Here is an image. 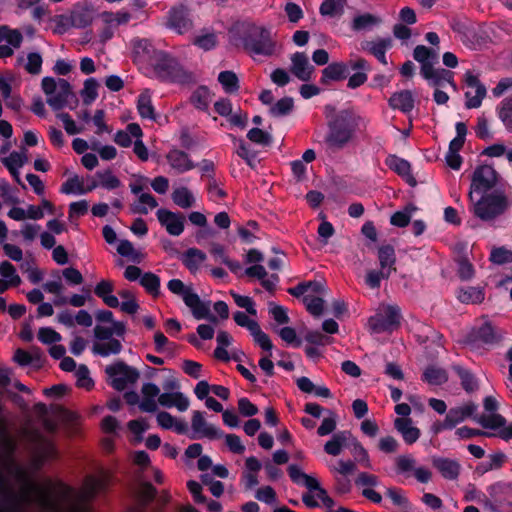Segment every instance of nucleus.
Listing matches in <instances>:
<instances>
[{
    "label": "nucleus",
    "instance_id": "dca6fc26",
    "mask_svg": "<svg viewBox=\"0 0 512 512\" xmlns=\"http://www.w3.org/2000/svg\"><path fill=\"white\" fill-rule=\"evenodd\" d=\"M421 75L428 81L429 85L436 88H445L451 86L454 90L456 85L453 81V73L442 69L434 68L432 65H424L421 67Z\"/></svg>",
    "mask_w": 512,
    "mask_h": 512
},
{
    "label": "nucleus",
    "instance_id": "09e8293b",
    "mask_svg": "<svg viewBox=\"0 0 512 512\" xmlns=\"http://www.w3.org/2000/svg\"><path fill=\"white\" fill-rule=\"evenodd\" d=\"M414 59L421 63V67L424 65H432L438 60V51L429 49L424 45H418L414 49Z\"/></svg>",
    "mask_w": 512,
    "mask_h": 512
},
{
    "label": "nucleus",
    "instance_id": "2eb2a0df",
    "mask_svg": "<svg viewBox=\"0 0 512 512\" xmlns=\"http://www.w3.org/2000/svg\"><path fill=\"white\" fill-rule=\"evenodd\" d=\"M34 451H33V465L37 469L45 461L55 459L57 451L51 441L43 437L39 433L33 435Z\"/></svg>",
    "mask_w": 512,
    "mask_h": 512
},
{
    "label": "nucleus",
    "instance_id": "3c124183",
    "mask_svg": "<svg viewBox=\"0 0 512 512\" xmlns=\"http://www.w3.org/2000/svg\"><path fill=\"white\" fill-rule=\"evenodd\" d=\"M346 441V432L336 433L328 442H326V444L324 445V451L329 455L338 456L342 452L343 446L345 445Z\"/></svg>",
    "mask_w": 512,
    "mask_h": 512
},
{
    "label": "nucleus",
    "instance_id": "c03bdc74",
    "mask_svg": "<svg viewBox=\"0 0 512 512\" xmlns=\"http://www.w3.org/2000/svg\"><path fill=\"white\" fill-rule=\"evenodd\" d=\"M96 180H92L97 187H103L107 190H113L121 186V181L112 173L111 170L98 171L95 174Z\"/></svg>",
    "mask_w": 512,
    "mask_h": 512
},
{
    "label": "nucleus",
    "instance_id": "a19ab883",
    "mask_svg": "<svg viewBox=\"0 0 512 512\" xmlns=\"http://www.w3.org/2000/svg\"><path fill=\"white\" fill-rule=\"evenodd\" d=\"M70 14L74 28L87 27L93 21V11L88 7L76 6Z\"/></svg>",
    "mask_w": 512,
    "mask_h": 512
},
{
    "label": "nucleus",
    "instance_id": "4be33fe9",
    "mask_svg": "<svg viewBox=\"0 0 512 512\" xmlns=\"http://www.w3.org/2000/svg\"><path fill=\"white\" fill-rule=\"evenodd\" d=\"M160 396V388L151 382L144 383L140 390L141 401L139 409L142 412L154 413L158 409V398Z\"/></svg>",
    "mask_w": 512,
    "mask_h": 512
},
{
    "label": "nucleus",
    "instance_id": "4468645a",
    "mask_svg": "<svg viewBox=\"0 0 512 512\" xmlns=\"http://www.w3.org/2000/svg\"><path fill=\"white\" fill-rule=\"evenodd\" d=\"M166 26L178 34H186L193 29V20L187 8L180 5L169 11Z\"/></svg>",
    "mask_w": 512,
    "mask_h": 512
},
{
    "label": "nucleus",
    "instance_id": "774afa93",
    "mask_svg": "<svg viewBox=\"0 0 512 512\" xmlns=\"http://www.w3.org/2000/svg\"><path fill=\"white\" fill-rule=\"evenodd\" d=\"M292 108L293 99L290 97H285L270 107V113L276 117L284 116L287 115L292 110Z\"/></svg>",
    "mask_w": 512,
    "mask_h": 512
},
{
    "label": "nucleus",
    "instance_id": "f257e3e1",
    "mask_svg": "<svg viewBox=\"0 0 512 512\" xmlns=\"http://www.w3.org/2000/svg\"><path fill=\"white\" fill-rule=\"evenodd\" d=\"M14 443L0 440V512H89L88 502L107 488L106 471L87 476L81 490L51 481L36 482L13 460Z\"/></svg>",
    "mask_w": 512,
    "mask_h": 512
},
{
    "label": "nucleus",
    "instance_id": "ddd939ff",
    "mask_svg": "<svg viewBox=\"0 0 512 512\" xmlns=\"http://www.w3.org/2000/svg\"><path fill=\"white\" fill-rule=\"evenodd\" d=\"M131 18V14L124 10L117 12H102L100 14V20L103 24V29L99 35L101 40L105 42L111 39L115 31L121 26H126L130 22Z\"/></svg>",
    "mask_w": 512,
    "mask_h": 512
},
{
    "label": "nucleus",
    "instance_id": "393cba45",
    "mask_svg": "<svg viewBox=\"0 0 512 512\" xmlns=\"http://www.w3.org/2000/svg\"><path fill=\"white\" fill-rule=\"evenodd\" d=\"M291 72L301 81H308L314 72L305 53L296 52L291 56Z\"/></svg>",
    "mask_w": 512,
    "mask_h": 512
},
{
    "label": "nucleus",
    "instance_id": "69168bd1",
    "mask_svg": "<svg viewBox=\"0 0 512 512\" xmlns=\"http://www.w3.org/2000/svg\"><path fill=\"white\" fill-rule=\"evenodd\" d=\"M416 208L413 206H407L403 211H397L391 216V224L397 227H405L410 222L412 212Z\"/></svg>",
    "mask_w": 512,
    "mask_h": 512
},
{
    "label": "nucleus",
    "instance_id": "a878e982",
    "mask_svg": "<svg viewBox=\"0 0 512 512\" xmlns=\"http://www.w3.org/2000/svg\"><path fill=\"white\" fill-rule=\"evenodd\" d=\"M133 51L135 60L141 64H147L152 66L155 61L156 55L161 53L154 49L152 44L145 39L135 40L133 42Z\"/></svg>",
    "mask_w": 512,
    "mask_h": 512
},
{
    "label": "nucleus",
    "instance_id": "7ed1b4c3",
    "mask_svg": "<svg viewBox=\"0 0 512 512\" xmlns=\"http://www.w3.org/2000/svg\"><path fill=\"white\" fill-rule=\"evenodd\" d=\"M471 211L483 221H491L503 214L509 206L508 199L500 192L485 193L470 200Z\"/></svg>",
    "mask_w": 512,
    "mask_h": 512
},
{
    "label": "nucleus",
    "instance_id": "473e14b6",
    "mask_svg": "<svg viewBox=\"0 0 512 512\" xmlns=\"http://www.w3.org/2000/svg\"><path fill=\"white\" fill-rule=\"evenodd\" d=\"M114 290V285L109 280H101L95 287L94 292L95 294L103 300V302L111 307V308H117L120 303L116 296L111 295V293Z\"/></svg>",
    "mask_w": 512,
    "mask_h": 512
},
{
    "label": "nucleus",
    "instance_id": "e2e57ef3",
    "mask_svg": "<svg viewBox=\"0 0 512 512\" xmlns=\"http://www.w3.org/2000/svg\"><path fill=\"white\" fill-rule=\"evenodd\" d=\"M0 276L13 286H18L21 283V279L16 273L15 267L8 261H3L0 264Z\"/></svg>",
    "mask_w": 512,
    "mask_h": 512
},
{
    "label": "nucleus",
    "instance_id": "864d4df0",
    "mask_svg": "<svg viewBox=\"0 0 512 512\" xmlns=\"http://www.w3.org/2000/svg\"><path fill=\"white\" fill-rule=\"evenodd\" d=\"M498 117L509 131H512V96L501 101L497 108Z\"/></svg>",
    "mask_w": 512,
    "mask_h": 512
},
{
    "label": "nucleus",
    "instance_id": "79ce46f5",
    "mask_svg": "<svg viewBox=\"0 0 512 512\" xmlns=\"http://www.w3.org/2000/svg\"><path fill=\"white\" fill-rule=\"evenodd\" d=\"M173 202L180 208L188 209L194 206L195 197L187 187L175 188L171 194Z\"/></svg>",
    "mask_w": 512,
    "mask_h": 512
},
{
    "label": "nucleus",
    "instance_id": "f03ea898",
    "mask_svg": "<svg viewBox=\"0 0 512 512\" xmlns=\"http://www.w3.org/2000/svg\"><path fill=\"white\" fill-rule=\"evenodd\" d=\"M167 288L171 293L182 298L185 305L191 310L194 318L198 320L209 319L213 322L217 321L216 317L210 314V302L201 300L191 286L185 285L180 279H172L168 282Z\"/></svg>",
    "mask_w": 512,
    "mask_h": 512
},
{
    "label": "nucleus",
    "instance_id": "c756f323",
    "mask_svg": "<svg viewBox=\"0 0 512 512\" xmlns=\"http://www.w3.org/2000/svg\"><path fill=\"white\" fill-rule=\"evenodd\" d=\"M389 105L392 109H397L407 114L414 108L415 97L410 90L395 92L389 98Z\"/></svg>",
    "mask_w": 512,
    "mask_h": 512
},
{
    "label": "nucleus",
    "instance_id": "f8f14e48",
    "mask_svg": "<svg viewBox=\"0 0 512 512\" xmlns=\"http://www.w3.org/2000/svg\"><path fill=\"white\" fill-rule=\"evenodd\" d=\"M395 467L398 474L413 476L420 483H428L432 479V471L417 465V460L411 454L399 455L395 458Z\"/></svg>",
    "mask_w": 512,
    "mask_h": 512
},
{
    "label": "nucleus",
    "instance_id": "f704fd0d",
    "mask_svg": "<svg viewBox=\"0 0 512 512\" xmlns=\"http://www.w3.org/2000/svg\"><path fill=\"white\" fill-rule=\"evenodd\" d=\"M346 0H323L319 13L323 17L340 18L344 14Z\"/></svg>",
    "mask_w": 512,
    "mask_h": 512
},
{
    "label": "nucleus",
    "instance_id": "412c9836",
    "mask_svg": "<svg viewBox=\"0 0 512 512\" xmlns=\"http://www.w3.org/2000/svg\"><path fill=\"white\" fill-rule=\"evenodd\" d=\"M467 91L465 93L467 108H477L481 105L486 95L485 87L479 82L478 78L471 74H466Z\"/></svg>",
    "mask_w": 512,
    "mask_h": 512
},
{
    "label": "nucleus",
    "instance_id": "0e129e2a",
    "mask_svg": "<svg viewBox=\"0 0 512 512\" xmlns=\"http://www.w3.org/2000/svg\"><path fill=\"white\" fill-rule=\"evenodd\" d=\"M218 81L228 93H233L238 90V78L232 71L221 72L218 76Z\"/></svg>",
    "mask_w": 512,
    "mask_h": 512
},
{
    "label": "nucleus",
    "instance_id": "c85d7f7f",
    "mask_svg": "<svg viewBox=\"0 0 512 512\" xmlns=\"http://www.w3.org/2000/svg\"><path fill=\"white\" fill-rule=\"evenodd\" d=\"M97 188V184L90 182L88 185H84V180L78 175H73L68 178L61 186V193L63 194H76L83 195L89 193Z\"/></svg>",
    "mask_w": 512,
    "mask_h": 512
},
{
    "label": "nucleus",
    "instance_id": "0eeeda50",
    "mask_svg": "<svg viewBox=\"0 0 512 512\" xmlns=\"http://www.w3.org/2000/svg\"><path fill=\"white\" fill-rule=\"evenodd\" d=\"M105 373L108 376L109 385L117 391H123L134 385L140 378V373L136 368L122 361L107 366Z\"/></svg>",
    "mask_w": 512,
    "mask_h": 512
},
{
    "label": "nucleus",
    "instance_id": "6e6d98bb",
    "mask_svg": "<svg viewBox=\"0 0 512 512\" xmlns=\"http://www.w3.org/2000/svg\"><path fill=\"white\" fill-rule=\"evenodd\" d=\"M477 422L482 425L484 428L489 429H500L502 430L505 427L506 420L498 413H491L489 415H481Z\"/></svg>",
    "mask_w": 512,
    "mask_h": 512
},
{
    "label": "nucleus",
    "instance_id": "e433bc0d",
    "mask_svg": "<svg viewBox=\"0 0 512 512\" xmlns=\"http://www.w3.org/2000/svg\"><path fill=\"white\" fill-rule=\"evenodd\" d=\"M122 349V345L117 339H107L95 341L92 347L94 354L107 357L112 354H118Z\"/></svg>",
    "mask_w": 512,
    "mask_h": 512
},
{
    "label": "nucleus",
    "instance_id": "20e7f679",
    "mask_svg": "<svg viewBox=\"0 0 512 512\" xmlns=\"http://www.w3.org/2000/svg\"><path fill=\"white\" fill-rule=\"evenodd\" d=\"M357 118L348 111H341L329 123L327 142L333 147H343L347 144L355 131Z\"/></svg>",
    "mask_w": 512,
    "mask_h": 512
},
{
    "label": "nucleus",
    "instance_id": "9b49d317",
    "mask_svg": "<svg viewBox=\"0 0 512 512\" xmlns=\"http://www.w3.org/2000/svg\"><path fill=\"white\" fill-rule=\"evenodd\" d=\"M497 183V173L492 166L481 165L475 169L471 179L469 200H473L476 194H485Z\"/></svg>",
    "mask_w": 512,
    "mask_h": 512
},
{
    "label": "nucleus",
    "instance_id": "72a5a7b5",
    "mask_svg": "<svg viewBox=\"0 0 512 512\" xmlns=\"http://www.w3.org/2000/svg\"><path fill=\"white\" fill-rule=\"evenodd\" d=\"M386 164L391 170L402 176L408 183L415 184L408 161L397 156H389L386 160Z\"/></svg>",
    "mask_w": 512,
    "mask_h": 512
},
{
    "label": "nucleus",
    "instance_id": "4c0bfd02",
    "mask_svg": "<svg viewBox=\"0 0 512 512\" xmlns=\"http://www.w3.org/2000/svg\"><path fill=\"white\" fill-rule=\"evenodd\" d=\"M382 22V19L376 15L365 13L361 15H357L353 18L351 23V28L353 31H365L370 30L374 26L379 25Z\"/></svg>",
    "mask_w": 512,
    "mask_h": 512
},
{
    "label": "nucleus",
    "instance_id": "5fc2aeb1",
    "mask_svg": "<svg viewBox=\"0 0 512 512\" xmlns=\"http://www.w3.org/2000/svg\"><path fill=\"white\" fill-rule=\"evenodd\" d=\"M455 370L461 380V386L466 392L471 393L478 389V381L470 371L462 367H455Z\"/></svg>",
    "mask_w": 512,
    "mask_h": 512
},
{
    "label": "nucleus",
    "instance_id": "6ab92c4d",
    "mask_svg": "<svg viewBox=\"0 0 512 512\" xmlns=\"http://www.w3.org/2000/svg\"><path fill=\"white\" fill-rule=\"evenodd\" d=\"M156 215L160 224L170 235L179 236L184 231V215L167 209H159Z\"/></svg>",
    "mask_w": 512,
    "mask_h": 512
},
{
    "label": "nucleus",
    "instance_id": "423d86ee",
    "mask_svg": "<svg viewBox=\"0 0 512 512\" xmlns=\"http://www.w3.org/2000/svg\"><path fill=\"white\" fill-rule=\"evenodd\" d=\"M244 48L251 55L272 56L277 44L271 32L263 27L253 26L243 40Z\"/></svg>",
    "mask_w": 512,
    "mask_h": 512
},
{
    "label": "nucleus",
    "instance_id": "aec40b11",
    "mask_svg": "<svg viewBox=\"0 0 512 512\" xmlns=\"http://www.w3.org/2000/svg\"><path fill=\"white\" fill-rule=\"evenodd\" d=\"M476 410L477 405L473 402H467L461 406L451 408L441 424V427L443 429H452L467 418L472 417Z\"/></svg>",
    "mask_w": 512,
    "mask_h": 512
},
{
    "label": "nucleus",
    "instance_id": "39448f33",
    "mask_svg": "<svg viewBox=\"0 0 512 512\" xmlns=\"http://www.w3.org/2000/svg\"><path fill=\"white\" fill-rule=\"evenodd\" d=\"M41 86L47 96V104L53 110L62 109L69 103V99L74 97L71 85L63 78L44 77Z\"/></svg>",
    "mask_w": 512,
    "mask_h": 512
},
{
    "label": "nucleus",
    "instance_id": "9d476101",
    "mask_svg": "<svg viewBox=\"0 0 512 512\" xmlns=\"http://www.w3.org/2000/svg\"><path fill=\"white\" fill-rule=\"evenodd\" d=\"M287 471L294 483L304 485L310 491H316L317 497L326 508L334 506L333 499L328 495L327 491L320 486L319 481L314 476L304 473L298 466L293 464L288 467Z\"/></svg>",
    "mask_w": 512,
    "mask_h": 512
},
{
    "label": "nucleus",
    "instance_id": "6e6552de",
    "mask_svg": "<svg viewBox=\"0 0 512 512\" xmlns=\"http://www.w3.org/2000/svg\"><path fill=\"white\" fill-rule=\"evenodd\" d=\"M151 67H153L158 77L165 80L184 82L187 79H191V76L174 58L169 57L162 51L156 55Z\"/></svg>",
    "mask_w": 512,
    "mask_h": 512
},
{
    "label": "nucleus",
    "instance_id": "1a4fd4ad",
    "mask_svg": "<svg viewBox=\"0 0 512 512\" xmlns=\"http://www.w3.org/2000/svg\"><path fill=\"white\" fill-rule=\"evenodd\" d=\"M401 314L396 306L381 305L377 313L370 317L369 328L374 333L393 331L400 325Z\"/></svg>",
    "mask_w": 512,
    "mask_h": 512
},
{
    "label": "nucleus",
    "instance_id": "f3484780",
    "mask_svg": "<svg viewBox=\"0 0 512 512\" xmlns=\"http://www.w3.org/2000/svg\"><path fill=\"white\" fill-rule=\"evenodd\" d=\"M0 160L14 180L25 188L20 178V169L28 162V150L25 147H21L19 151H13L6 156H2Z\"/></svg>",
    "mask_w": 512,
    "mask_h": 512
},
{
    "label": "nucleus",
    "instance_id": "de8ad7c7",
    "mask_svg": "<svg viewBox=\"0 0 512 512\" xmlns=\"http://www.w3.org/2000/svg\"><path fill=\"white\" fill-rule=\"evenodd\" d=\"M123 332L124 326L120 322H113V325H111L110 327L96 325L94 328V336L96 338V341L113 339V334L121 335Z\"/></svg>",
    "mask_w": 512,
    "mask_h": 512
},
{
    "label": "nucleus",
    "instance_id": "4d7b16f0",
    "mask_svg": "<svg viewBox=\"0 0 512 512\" xmlns=\"http://www.w3.org/2000/svg\"><path fill=\"white\" fill-rule=\"evenodd\" d=\"M141 285L146 289L148 293L153 296H158L160 293V278L151 272L145 273L140 278Z\"/></svg>",
    "mask_w": 512,
    "mask_h": 512
},
{
    "label": "nucleus",
    "instance_id": "49530a36",
    "mask_svg": "<svg viewBox=\"0 0 512 512\" xmlns=\"http://www.w3.org/2000/svg\"><path fill=\"white\" fill-rule=\"evenodd\" d=\"M458 299L465 304H479L484 300V292L478 287L461 288Z\"/></svg>",
    "mask_w": 512,
    "mask_h": 512
},
{
    "label": "nucleus",
    "instance_id": "338daca9",
    "mask_svg": "<svg viewBox=\"0 0 512 512\" xmlns=\"http://www.w3.org/2000/svg\"><path fill=\"white\" fill-rule=\"evenodd\" d=\"M51 21L55 24L54 33L63 34L73 27L71 14L55 15Z\"/></svg>",
    "mask_w": 512,
    "mask_h": 512
},
{
    "label": "nucleus",
    "instance_id": "603ef678",
    "mask_svg": "<svg viewBox=\"0 0 512 512\" xmlns=\"http://www.w3.org/2000/svg\"><path fill=\"white\" fill-rule=\"evenodd\" d=\"M158 206V202L155 197L149 193H142L138 201L133 204L132 210L135 213L147 214L149 210H152Z\"/></svg>",
    "mask_w": 512,
    "mask_h": 512
},
{
    "label": "nucleus",
    "instance_id": "13d9d810",
    "mask_svg": "<svg viewBox=\"0 0 512 512\" xmlns=\"http://www.w3.org/2000/svg\"><path fill=\"white\" fill-rule=\"evenodd\" d=\"M424 380L431 385H441L448 379L446 372L441 368L430 367L424 372Z\"/></svg>",
    "mask_w": 512,
    "mask_h": 512
},
{
    "label": "nucleus",
    "instance_id": "2f4dec72",
    "mask_svg": "<svg viewBox=\"0 0 512 512\" xmlns=\"http://www.w3.org/2000/svg\"><path fill=\"white\" fill-rule=\"evenodd\" d=\"M390 46V39H376L372 41H363L361 43L362 50L371 53L383 64H387L385 53Z\"/></svg>",
    "mask_w": 512,
    "mask_h": 512
},
{
    "label": "nucleus",
    "instance_id": "bf43d9fd",
    "mask_svg": "<svg viewBox=\"0 0 512 512\" xmlns=\"http://www.w3.org/2000/svg\"><path fill=\"white\" fill-rule=\"evenodd\" d=\"M303 302L313 316L319 317L324 310V300L318 296L307 294L303 298Z\"/></svg>",
    "mask_w": 512,
    "mask_h": 512
},
{
    "label": "nucleus",
    "instance_id": "5701e85b",
    "mask_svg": "<svg viewBox=\"0 0 512 512\" xmlns=\"http://www.w3.org/2000/svg\"><path fill=\"white\" fill-rule=\"evenodd\" d=\"M433 467L446 480H456L461 472V464L456 459L434 456L431 459Z\"/></svg>",
    "mask_w": 512,
    "mask_h": 512
},
{
    "label": "nucleus",
    "instance_id": "a18cd8bd",
    "mask_svg": "<svg viewBox=\"0 0 512 512\" xmlns=\"http://www.w3.org/2000/svg\"><path fill=\"white\" fill-rule=\"evenodd\" d=\"M137 109L142 118L155 119L154 107L152 105L151 94L148 90L143 91L137 102Z\"/></svg>",
    "mask_w": 512,
    "mask_h": 512
},
{
    "label": "nucleus",
    "instance_id": "a211bd4d",
    "mask_svg": "<svg viewBox=\"0 0 512 512\" xmlns=\"http://www.w3.org/2000/svg\"><path fill=\"white\" fill-rule=\"evenodd\" d=\"M471 338L477 343L495 345L502 341L503 333L493 326L491 322L485 320L474 328L471 333Z\"/></svg>",
    "mask_w": 512,
    "mask_h": 512
},
{
    "label": "nucleus",
    "instance_id": "58836bf2",
    "mask_svg": "<svg viewBox=\"0 0 512 512\" xmlns=\"http://www.w3.org/2000/svg\"><path fill=\"white\" fill-rule=\"evenodd\" d=\"M347 76V65L343 62H333L322 71L321 82L327 83L329 80H341Z\"/></svg>",
    "mask_w": 512,
    "mask_h": 512
},
{
    "label": "nucleus",
    "instance_id": "052dcab7",
    "mask_svg": "<svg viewBox=\"0 0 512 512\" xmlns=\"http://www.w3.org/2000/svg\"><path fill=\"white\" fill-rule=\"evenodd\" d=\"M98 87L99 84L97 80L94 78H89L84 82V87L81 91V96L83 98L84 103L90 104L97 98Z\"/></svg>",
    "mask_w": 512,
    "mask_h": 512
},
{
    "label": "nucleus",
    "instance_id": "b1692460",
    "mask_svg": "<svg viewBox=\"0 0 512 512\" xmlns=\"http://www.w3.org/2000/svg\"><path fill=\"white\" fill-rule=\"evenodd\" d=\"M191 426L193 431L199 434V437H206L209 439H218L222 437V432L214 425L208 423L204 414L200 411H193Z\"/></svg>",
    "mask_w": 512,
    "mask_h": 512
},
{
    "label": "nucleus",
    "instance_id": "cd10ccee",
    "mask_svg": "<svg viewBox=\"0 0 512 512\" xmlns=\"http://www.w3.org/2000/svg\"><path fill=\"white\" fill-rule=\"evenodd\" d=\"M394 427L408 445L415 443L421 435L420 430L413 425L410 418H396L394 420Z\"/></svg>",
    "mask_w": 512,
    "mask_h": 512
},
{
    "label": "nucleus",
    "instance_id": "680f3d73",
    "mask_svg": "<svg viewBox=\"0 0 512 512\" xmlns=\"http://www.w3.org/2000/svg\"><path fill=\"white\" fill-rule=\"evenodd\" d=\"M193 105L201 110L206 109L211 102V95L207 88L199 87L191 96Z\"/></svg>",
    "mask_w": 512,
    "mask_h": 512
},
{
    "label": "nucleus",
    "instance_id": "8fccbe9b",
    "mask_svg": "<svg viewBox=\"0 0 512 512\" xmlns=\"http://www.w3.org/2000/svg\"><path fill=\"white\" fill-rule=\"evenodd\" d=\"M205 259V253L196 248L188 249L183 256V262L190 271H196Z\"/></svg>",
    "mask_w": 512,
    "mask_h": 512
},
{
    "label": "nucleus",
    "instance_id": "7c9ffc66",
    "mask_svg": "<svg viewBox=\"0 0 512 512\" xmlns=\"http://www.w3.org/2000/svg\"><path fill=\"white\" fill-rule=\"evenodd\" d=\"M158 402L162 407H176L181 412L186 411L190 404L189 399L181 392H160Z\"/></svg>",
    "mask_w": 512,
    "mask_h": 512
},
{
    "label": "nucleus",
    "instance_id": "37998d69",
    "mask_svg": "<svg viewBox=\"0 0 512 512\" xmlns=\"http://www.w3.org/2000/svg\"><path fill=\"white\" fill-rule=\"evenodd\" d=\"M23 41L21 32L17 29H11L8 26L0 27V43H5L13 49H18Z\"/></svg>",
    "mask_w": 512,
    "mask_h": 512
},
{
    "label": "nucleus",
    "instance_id": "bb28decb",
    "mask_svg": "<svg viewBox=\"0 0 512 512\" xmlns=\"http://www.w3.org/2000/svg\"><path fill=\"white\" fill-rule=\"evenodd\" d=\"M166 160L176 173L182 174L192 170L195 165L188 154L179 149H173L166 155Z\"/></svg>",
    "mask_w": 512,
    "mask_h": 512
},
{
    "label": "nucleus",
    "instance_id": "c9c22d12",
    "mask_svg": "<svg viewBox=\"0 0 512 512\" xmlns=\"http://www.w3.org/2000/svg\"><path fill=\"white\" fill-rule=\"evenodd\" d=\"M378 260L381 270H386L390 275L392 272L396 271V256L392 246L385 245L380 247L378 249Z\"/></svg>",
    "mask_w": 512,
    "mask_h": 512
},
{
    "label": "nucleus",
    "instance_id": "ea45409f",
    "mask_svg": "<svg viewBox=\"0 0 512 512\" xmlns=\"http://www.w3.org/2000/svg\"><path fill=\"white\" fill-rule=\"evenodd\" d=\"M156 421L161 428L174 429L180 434L187 430V425L184 422L178 421L174 416L165 411H161L157 414Z\"/></svg>",
    "mask_w": 512,
    "mask_h": 512
}]
</instances>
